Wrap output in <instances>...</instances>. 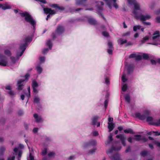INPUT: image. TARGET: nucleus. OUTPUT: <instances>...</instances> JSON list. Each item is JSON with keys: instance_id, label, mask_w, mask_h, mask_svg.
<instances>
[{"instance_id": "nucleus-39", "label": "nucleus", "mask_w": 160, "mask_h": 160, "mask_svg": "<svg viewBox=\"0 0 160 160\" xmlns=\"http://www.w3.org/2000/svg\"><path fill=\"white\" fill-rule=\"evenodd\" d=\"M105 145L107 146L109 145L110 144V135L108 137V139L105 142Z\"/></svg>"}, {"instance_id": "nucleus-60", "label": "nucleus", "mask_w": 160, "mask_h": 160, "mask_svg": "<svg viewBox=\"0 0 160 160\" xmlns=\"http://www.w3.org/2000/svg\"><path fill=\"white\" fill-rule=\"evenodd\" d=\"M104 1L107 3L108 7L110 8V1L109 0H104Z\"/></svg>"}, {"instance_id": "nucleus-7", "label": "nucleus", "mask_w": 160, "mask_h": 160, "mask_svg": "<svg viewBox=\"0 0 160 160\" xmlns=\"http://www.w3.org/2000/svg\"><path fill=\"white\" fill-rule=\"evenodd\" d=\"M32 87L33 89V91L34 93H38V91L37 90V88L38 87V84L37 81L34 80L32 82Z\"/></svg>"}, {"instance_id": "nucleus-2", "label": "nucleus", "mask_w": 160, "mask_h": 160, "mask_svg": "<svg viewBox=\"0 0 160 160\" xmlns=\"http://www.w3.org/2000/svg\"><path fill=\"white\" fill-rule=\"evenodd\" d=\"M27 46H28L26 45V43L21 44L19 46V49L21 50V52H17V57H21L23 54Z\"/></svg>"}, {"instance_id": "nucleus-28", "label": "nucleus", "mask_w": 160, "mask_h": 160, "mask_svg": "<svg viewBox=\"0 0 160 160\" xmlns=\"http://www.w3.org/2000/svg\"><path fill=\"white\" fill-rule=\"evenodd\" d=\"M141 26L140 25L134 26L133 27V30L134 32H136L138 30L140 29Z\"/></svg>"}, {"instance_id": "nucleus-14", "label": "nucleus", "mask_w": 160, "mask_h": 160, "mask_svg": "<svg viewBox=\"0 0 160 160\" xmlns=\"http://www.w3.org/2000/svg\"><path fill=\"white\" fill-rule=\"evenodd\" d=\"M121 146L120 145L117 147L112 146L111 147V153L113 151H118L120 150L121 148Z\"/></svg>"}, {"instance_id": "nucleus-34", "label": "nucleus", "mask_w": 160, "mask_h": 160, "mask_svg": "<svg viewBox=\"0 0 160 160\" xmlns=\"http://www.w3.org/2000/svg\"><path fill=\"white\" fill-rule=\"evenodd\" d=\"M140 154L143 157H145L148 154V152L145 150H143L141 152Z\"/></svg>"}, {"instance_id": "nucleus-17", "label": "nucleus", "mask_w": 160, "mask_h": 160, "mask_svg": "<svg viewBox=\"0 0 160 160\" xmlns=\"http://www.w3.org/2000/svg\"><path fill=\"white\" fill-rule=\"evenodd\" d=\"M133 69L134 67L133 65L129 66L127 68L128 74H129L133 72Z\"/></svg>"}, {"instance_id": "nucleus-32", "label": "nucleus", "mask_w": 160, "mask_h": 160, "mask_svg": "<svg viewBox=\"0 0 160 160\" xmlns=\"http://www.w3.org/2000/svg\"><path fill=\"white\" fill-rule=\"evenodd\" d=\"M131 33V32L130 31H127L126 32L122 34V37H126L127 36H130Z\"/></svg>"}, {"instance_id": "nucleus-37", "label": "nucleus", "mask_w": 160, "mask_h": 160, "mask_svg": "<svg viewBox=\"0 0 160 160\" xmlns=\"http://www.w3.org/2000/svg\"><path fill=\"white\" fill-rule=\"evenodd\" d=\"M125 100L128 102L130 103V98L129 95H127L125 97Z\"/></svg>"}, {"instance_id": "nucleus-16", "label": "nucleus", "mask_w": 160, "mask_h": 160, "mask_svg": "<svg viewBox=\"0 0 160 160\" xmlns=\"http://www.w3.org/2000/svg\"><path fill=\"white\" fill-rule=\"evenodd\" d=\"M98 116H95L93 117L92 119V122L91 123V124L95 126L96 124L98 119Z\"/></svg>"}, {"instance_id": "nucleus-8", "label": "nucleus", "mask_w": 160, "mask_h": 160, "mask_svg": "<svg viewBox=\"0 0 160 160\" xmlns=\"http://www.w3.org/2000/svg\"><path fill=\"white\" fill-rule=\"evenodd\" d=\"M45 13L46 14H49L48 15H52L56 13V12L54 10H52L51 8H45L43 9Z\"/></svg>"}, {"instance_id": "nucleus-30", "label": "nucleus", "mask_w": 160, "mask_h": 160, "mask_svg": "<svg viewBox=\"0 0 160 160\" xmlns=\"http://www.w3.org/2000/svg\"><path fill=\"white\" fill-rule=\"evenodd\" d=\"M149 37L148 36H146L145 37H143L142 40H141L142 43H145L146 40H149Z\"/></svg>"}, {"instance_id": "nucleus-24", "label": "nucleus", "mask_w": 160, "mask_h": 160, "mask_svg": "<svg viewBox=\"0 0 160 160\" xmlns=\"http://www.w3.org/2000/svg\"><path fill=\"white\" fill-rule=\"evenodd\" d=\"M11 8V7L8 5L4 4H2V8L4 10L9 9Z\"/></svg>"}, {"instance_id": "nucleus-56", "label": "nucleus", "mask_w": 160, "mask_h": 160, "mask_svg": "<svg viewBox=\"0 0 160 160\" xmlns=\"http://www.w3.org/2000/svg\"><path fill=\"white\" fill-rule=\"evenodd\" d=\"M98 132L97 131H94L93 132L92 135L94 136H97L98 135Z\"/></svg>"}, {"instance_id": "nucleus-9", "label": "nucleus", "mask_w": 160, "mask_h": 160, "mask_svg": "<svg viewBox=\"0 0 160 160\" xmlns=\"http://www.w3.org/2000/svg\"><path fill=\"white\" fill-rule=\"evenodd\" d=\"M97 144V142L95 140H92L91 141L86 142L84 144L85 147H90L91 146H95Z\"/></svg>"}, {"instance_id": "nucleus-33", "label": "nucleus", "mask_w": 160, "mask_h": 160, "mask_svg": "<svg viewBox=\"0 0 160 160\" xmlns=\"http://www.w3.org/2000/svg\"><path fill=\"white\" fill-rule=\"evenodd\" d=\"M119 42L122 45L124 44L127 43V40L126 39H124L121 38L120 39Z\"/></svg>"}, {"instance_id": "nucleus-52", "label": "nucleus", "mask_w": 160, "mask_h": 160, "mask_svg": "<svg viewBox=\"0 0 160 160\" xmlns=\"http://www.w3.org/2000/svg\"><path fill=\"white\" fill-rule=\"evenodd\" d=\"M55 155V153L53 152H52L48 153V157H51Z\"/></svg>"}, {"instance_id": "nucleus-36", "label": "nucleus", "mask_w": 160, "mask_h": 160, "mask_svg": "<svg viewBox=\"0 0 160 160\" xmlns=\"http://www.w3.org/2000/svg\"><path fill=\"white\" fill-rule=\"evenodd\" d=\"M108 94L106 95V99L104 101V107L105 108H106L108 106V99H107V97H108Z\"/></svg>"}, {"instance_id": "nucleus-47", "label": "nucleus", "mask_w": 160, "mask_h": 160, "mask_svg": "<svg viewBox=\"0 0 160 160\" xmlns=\"http://www.w3.org/2000/svg\"><path fill=\"white\" fill-rule=\"evenodd\" d=\"M122 81L124 82H126L127 81V79L125 77V75H122Z\"/></svg>"}, {"instance_id": "nucleus-59", "label": "nucleus", "mask_w": 160, "mask_h": 160, "mask_svg": "<svg viewBox=\"0 0 160 160\" xmlns=\"http://www.w3.org/2000/svg\"><path fill=\"white\" fill-rule=\"evenodd\" d=\"M133 139V138L132 137H129L127 139V140L128 142L130 143H132V140Z\"/></svg>"}, {"instance_id": "nucleus-46", "label": "nucleus", "mask_w": 160, "mask_h": 160, "mask_svg": "<svg viewBox=\"0 0 160 160\" xmlns=\"http://www.w3.org/2000/svg\"><path fill=\"white\" fill-rule=\"evenodd\" d=\"M30 76V74L28 73H26L25 75V80H26L27 81H28L29 79V78Z\"/></svg>"}, {"instance_id": "nucleus-58", "label": "nucleus", "mask_w": 160, "mask_h": 160, "mask_svg": "<svg viewBox=\"0 0 160 160\" xmlns=\"http://www.w3.org/2000/svg\"><path fill=\"white\" fill-rule=\"evenodd\" d=\"M152 64L154 65H156V62L157 61H156L152 59L150 60Z\"/></svg>"}, {"instance_id": "nucleus-4", "label": "nucleus", "mask_w": 160, "mask_h": 160, "mask_svg": "<svg viewBox=\"0 0 160 160\" xmlns=\"http://www.w3.org/2000/svg\"><path fill=\"white\" fill-rule=\"evenodd\" d=\"M25 80L20 79L17 82L18 89L20 91L23 89V87L24 86L25 84L24 83Z\"/></svg>"}, {"instance_id": "nucleus-40", "label": "nucleus", "mask_w": 160, "mask_h": 160, "mask_svg": "<svg viewBox=\"0 0 160 160\" xmlns=\"http://www.w3.org/2000/svg\"><path fill=\"white\" fill-rule=\"evenodd\" d=\"M4 53L8 56H10L11 55L10 51L8 49L5 50L4 51Z\"/></svg>"}, {"instance_id": "nucleus-50", "label": "nucleus", "mask_w": 160, "mask_h": 160, "mask_svg": "<svg viewBox=\"0 0 160 160\" xmlns=\"http://www.w3.org/2000/svg\"><path fill=\"white\" fill-rule=\"evenodd\" d=\"M153 143L156 145L157 147H160V142L158 141H155L153 142Z\"/></svg>"}, {"instance_id": "nucleus-12", "label": "nucleus", "mask_w": 160, "mask_h": 160, "mask_svg": "<svg viewBox=\"0 0 160 160\" xmlns=\"http://www.w3.org/2000/svg\"><path fill=\"white\" fill-rule=\"evenodd\" d=\"M87 0H77L76 3L78 5H82L83 6H86V3Z\"/></svg>"}, {"instance_id": "nucleus-38", "label": "nucleus", "mask_w": 160, "mask_h": 160, "mask_svg": "<svg viewBox=\"0 0 160 160\" xmlns=\"http://www.w3.org/2000/svg\"><path fill=\"white\" fill-rule=\"evenodd\" d=\"M102 34L104 37H109V33L106 31H103L102 32Z\"/></svg>"}, {"instance_id": "nucleus-31", "label": "nucleus", "mask_w": 160, "mask_h": 160, "mask_svg": "<svg viewBox=\"0 0 160 160\" xmlns=\"http://www.w3.org/2000/svg\"><path fill=\"white\" fill-rule=\"evenodd\" d=\"M47 153V149L46 148H44L41 152V154L43 156H45L46 155Z\"/></svg>"}, {"instance_id": "nucleus-48", "label": "nucleus", "mask_w": 160, "mask_h": 160, "mask_svg": "<svg viewBox=\"0 0 160 160\" xmlns=\"http://www.w3.org/2000/svg\"><path fill=\"white\" fill-rule=\"evenodd\" d=\"M142 58V57L141 55H136V59L137 60H141Z\"/></svg>"}, {"instance_id": "nucleus-19", "label": "nucleus", "mask_w": 160, "mask_h": 160, "mask_svg": "<svg viewBox=\"0 0 160 160\" xmlns=\"http://www.w3.org/2000/svg\"><path fill=\"white\" fill-rule=\"evenodd\" d=\"M32 40V38L30 37L29 36H28L26 38H25L24 39V43H26V45L28 46V42H30Z\"/></svg>"}, {"instance_id": "nucleus-22", "label": "nucleus", "mask_w": 160, "mask_h": 160, "mask_svg": "<svg viewBox=\"0 0 160 160\" xmlns=\"http://www.w3.org/2000/svg\"><path fill=\"white\" fill-rule=\"evenodd\" d=\"M6 150V148L4 146H2L0 148V156L4 155Z\"/></svg>"}, {"instance_id": "nucleus-18", "label": "nucleus", "mask_w": 160, "mask_h": 160, "mask_svg": "<svg viewBox=\"0 0 160 160\" xmlns=\"http://www.w3.org/2000/svg\"><path fill=\"white\" fill-rule=\"evenodd\" d=\"M112 160H122L120 157V156L118 153L114 154L112 158Z\"/></svg>"}, {"instance_id": "nucleus-42", "label": "nucleus", "mask_w": 160, "mask_h": 160, "mask_svg": "<svg viewBox=\"0 0 160 160\" xmlns=\"http://www.w3.org/2000/svg\"><path fill=\"white\" fill-rule=\"evenodd\" d=\"M135 9L136 10H139L140 9V7L138 4L136 3L134 4Z\"/></svg>"}, {"instance_id": "nucleus-21", "label": "nucleus", "mask_w": 160, "mask_h": 160, "mask_svg": "<svg viewBox=\"0 0 160 160\" xmlns=\"http://www.w3.org/2000/svg\"><path fill=\"white\" fill-rule=\"evenodd\" d=\"M97 9H98V10L99 11L98 12L99 13L100 15L102 17V18H103V19H104V20H106L105 18L104 17V16L103 15L102 13L101 12V11L103 9V8L102 7H101V6H98L97 7Z\"/></svg>"}, {"instance_id": "nucleus-63", "label": "nucleus", "mask_w": 160, "mask_h": 160, "mask_svg": "<svg viewBox=\"0 0 160 160\" xmlns=\"http://www.w3.org/2000/svg\"><path fill=\"white\" fill-rule=\"evenodd\" d=\"M50 6L52 8H58V4H52Z\"/></svg>"}, {"instance_id": "nucleus-45", "label": "nucleus", "mask_w": 160, "mask_h": 160, "mask_svg": "<svg viewBox=\"0 0 160 160\" xmlns=\"http://www.w3.org/2000/svg\"><path fill=\"white\" fill-rule=\"evenodd\" d=\"M36 69L39 73H41L42 71V68L40 66H37L36 67Z\"/></svg>"}, {"instance_id": "nucleus-26", "label": "nucleus", "mask_w": 160, "mask_h": 160, "mask_svg": "<svg viewBox=\"0 0 160 160\" xmlns=\"http://www.w3.org/2000/svg\"><path fill=\"white\" fill-rule=\"evenodd\" d=\"M47 45L48 46L49 48L51 49L52 47V43L50 39H49L46 43Z\"/></svg>"}, {"instance_id": "nucleus-53", "label": "nucleus", "mask_w": 160, "mask_h": 160, "mask_svg": "<svg viewBox=\"0 0 160 160\" xmlns=\"http://www.w3.org/2000/svg\"><path fill=\"white\" fill-rule=\"evenodd\" d=\"M150 112L149 111L146 110L144 112L143 114L144 115H145L146 116V117L149 114Z\"/></svg>"}, {"instance_id": "nucleus-10", "label": "nucleus", "mask_w": 160, "mask_h": 160, "mask_svg": "<svg viewBox=\"0 0 160 160\" xmlns=\"http://www.w3.org/2000/svg\"><path fill=\"white\" fill-rule=\"evenodd\" d=\"M142 21L144 22V21L148 20L151 18V16L148 15L144 16L142 14H141L139 15L138 17Z\"/></svg>"}, {"instance_id": "nucleus-11", "label": "nucleus", "mask_w": 160, "mask_h": 160, "mask_svg": "<svg viewBox=\"0 0 160 160\" xmlns=\"http://www.w3.org/2000/svg\"><path fill=\"white\" fill-rule=\"evenodd\" d=\"M135 115L136 118L142 120H144L146 118V116L145 115H144V114H142L140 113H136Z\"/></svg>"}, {"instance_id": "nucleus-35", "label": "nucleus", "mask_w": 160, "mask_h": 160, "mask_svg": "<svg viewBox=\"0 0 160 160\" xmlns=\"http://www.w3.org/2000/svg\"><path fill=\"white\" fill-rule=\"evenodd\" d=\"M153 120V118L152 117L150 116H148V117L146 119V121L148 122H149V123H150V122H152V121Z\"/></svg>"}, {"instance_id": "nucleus-6", "label": "nucleus", "mask_w": 160, "mask_h": 160, "mask_svg": "<svg viewBox=\"0 0 160 160\" xmlns=\"http://www.w3.org/2000/svg\"><path fill=\"white\" fill-rule=\"evenodd\" d=\"M65 30L63 26L61 25H58L56 29V32L58 34H61L64 32Z\"/></svg>"}, {"instance_id": "nucleus-20", "label": "nucleus", "mask_w": 160, "mask_h": 160, "mask_svg": "<svg viewBox=\"0 0 160 160\" xmlns=\"http://www.w3.org/2000/svg\"><path fill=\"white\" fill-rule=\"evenodd\" d=\"M117 0H111V5H112L116 8H118V5L116 2Z\"/></svg>"}, {"instance_id": "nucleus-62", "label": "nucleus", "mask_w": 160, "mask_h": 160, "mask_svg": "<svg viewBox=\"0 0 160 160\" xmlns=\"http://www.w3.org/2000/svg\"><path fill=\"white\" fill-rule=\"evenodd\" d=\"M142 23L146 25H151V23L149 22H143Z\"/></svg>"}, {"instance_id": "nucleus-61", "label": "nucleus", "mask_w": 160, "mask_h": 160, "mask_svg": "<svg viewBox=\"0 0 160 160\" xmlns=\"http://www.w3.org/2000/svg\"><path fill=\"white\" fill-rule=\"evenodd\" d=\"M48 51V48H44L42 51V53L43 54H45Z\"/></svg>"}, {"instance_id": "nucleus-55", "label": "nucleus", "mask_w": 160, "mask_h": 160, "mask_svg": "<svg viewBox=\"0 0 160 160\" xmlns=\"http://www.w3.org/2000/svg\"><path fill=\"white\" fill-rule=\"evenodd\" d=\"M108 44L109 48L108 49L107 52L109 54H110V41H108Z\"/></svg>"}, {"instance_id": "nucleus-43", "label": "nucleus", "mask_w": 160, "mask_h": 160, "mask_svg": "<svg viewBox=\"0 0 160 160\" xmlns=\"http://www.w3.org/2000/svg\"><path fill=\"white\" fill-rule=\"evenodd\" d=\"M33 99V102L34 103H38L39 102L40 99L38 98L35 97Z\"/></svg>"}, {"instance_id": "nucleus-49", "label": "nucleus", "mask_w": 160, "mask_h": 160, "mask_svg": "<svg viewBox=\"0 0 160 160\" xmlns=\"http://www.w3.org/2000/svg\"><path fill=\"white\" fill-rule=\"evenodd\" d=\"M128 3L130 4H133L136 3L135 0H128Z\"/></svg>"}, {"instance_id": "nucleus-13", "label": "nucleus", "mask_w": 160, "mask_h": 160, "mask_svg": "<svg viewBox=\"0 0 160 160\" xmlns=\"http://www.w3.org/2000/svg\"><path fill=\"white\" fill-rule=\"evenodd\" d=\"M88 21L90 24L92 25H95L97 24V22L94 18H88Z\"/></svg>"}, {"instance_id": "nucleus-44", "label": "nucleus", "mask_w": 160, "mask_h": 160, "mask_svg": "<svg viewBox=\"0 0 160 160\" xmlns=\"http://www.w3.org/2000/svg\"><path fill=\"white\" fill-rule=\"evenodd\" d=\"M108 132H110V116L109 115L108 118Z\"/></svg>"}, {"instance_id": "nucleus-25", "label": "nucleus", "mask_w": 160, "mask_h": 160, "mask_svg": "<svg viewBox=\"0 0 160 160\" xmlns=\"http://www.w3.org/2000/svg\"><path fill=\"white\" fill-rule=\"evenodd\" d=\"M124 132L125 133H130L133 134L135 133V132L133 131V130L131 128L125 129L124 130Z\"/></svg>"}, {"instance_id": "nucleus-51", "label": "nucleus", "mask_w": 160, "mask_h": 160, "mask_svg": "<svg viewBox=\"0 0 160 160\" xmlns=\"http://www.w3.org/2000/svg\"><path fill=\"white\" fill-rule=\"evenodd\" d=\"M136 54L135 53H132L129 56V58H135L136 57Z\"/></svg>"}, {"instance_id": "nucleus-64", "label": "nucleus", "mask_w": 160, "mask_h": 160, "mask_svg": "<svg viewBox=\"0 0 160 160\" xmlns=\"http://www.w3.org/2000/svg\"><path fill=\"white\" fill-rule=\"evenodd\" d=\"M156 19L157 22L158 23H160V16H158L156 18Z\"/></svg>"}, {"instance_id": "nucleus-57", "label": "nucleus", "mask_w": 160, "mask_h": 160, "mask_svg": "<svg viewBox=\"0 0 160 160\" xmlns=\"http://www.w3.org/2000/svg\"><path fill=\"white\" fill-rule=\"evenodd\" d=\"M131 151V147L130 146H128L126 150H125V152L127 153L128 152Z\"/></svg>"}, {"instance_id": "nucleus-54", "label": "nucleus", "mask_w": 160, "mask_h": 160, "mask_svg": "<svg viewBox=\"0 0 160 160\" xmlns=\"http://www.w3.org/2000/svg\"><path fill=\"white\" fill-rule=\"evenodd\" d=\"M115 127V125L113 122H111V131Z\"/></svg>"}, {"instance_id": "nucleus-23", "label": "nucleus", "mask_w": 160, "mask_h": 160, "mask_svg": "<svg viewBox=\"0 0 160 160\" xmlns=\"http://www.w3.org/2000/svg\"><path fill=\"white\" fill-rule=\"evenodd\" d=\"M133 139L136 141H140L141 140V136L140 135H136L134 136Z\"/></svg>"}, {"instance_id": "nucleus-29", "label": "nucleus", "mask_w": 160, "mask_h": 160, "mask_svg": "<svg viewBox=\"0 0 160 160\" xmlns=\"http://www.w3.org/2000/svg\"><path fill=\"white\" fill-rule=\"evenodd\" d=\"M150 123L152 125L158 126L160 125V119L158 120V122H150Z\"/></svg>"}, {"instance_id": "nucleus-3", "label": "nucleus", "mask_w": 160, "mask_h": 160, "mask_svg": "<svg viewBox=\"0 0 160 160\" xmlns=\"http://www.w3.org/2000/svg\"><path fill=\"white\" fill-rule=\"evenodd\" d=\"M8 62L6 57L2 55H0V65L5 67L6 66Z\"/></svg>"}, {"instance_id": "nucleus-1", "label": "nucleus", "mask_w": 160, "mask_h": 160, "mask_svg": "<svg viewBox=\"0 0 160 160\" xmlns=\"http://www.w3.org/2000/svg\"><path fill=\"white\" fill-rule=\"evenodd\" d=\"M20 14L22 17H24L25 21L31 24L32 26L33 29L35 28L36 23L31 15L27 12L23 13H20Z\"/></svg>"}, {"instance_id": "nucleus-27", "label": "nucleus", "mask_w": 160, "mask_h": 160, "mask_svg": "<svg viewBox=\"0 0 160 160\" xmlns=\"http://www.w3.org/2000/svg\"><path fill=\"white\" fill-rule=\"evenodd\" d=\"M142 57V58L144 60H148L149 59V57L148 54L146 53H143Z\"/></svg>"}, {"instance_id": "nucleus-41", "label": "nucleus", "mask_w": 160, "mask_h": 160, "mask_svg": "<svg viewBox=\"0 0 160 160\" xmlns=\"http://www.w3.org/2000/svg\"><path fill=\"white\" fill-rule=\"evenodd\" d=\"M127 85L126 84H124L123 86L122 87V91H123V92L125 91L127 89Z\"/></svg>"}, {"instance_id": "nucleus-5", "label": "nucleus", "mask_w": 160, "mask_h": 160, "mask_svg": "<svg viewBox=\"0 0 160 160\" xmlns=\"http://www.w3.org/2000/svg\"><path fill=\"white\" fill-rule=\"evenodd\" d=\"M116 137L117 138H119L120 139L121 141V143L123 146H125L126 145V143L125 142V140L126 139V136L123 134H120L119 135H117L116 136Z\"/></svg>"}, {"instance_id": "nucleus-15", "label": "nucleus", "mask_w": 160, "mask_h": 160, "mask_svg": "<svg viewBox=\"0 0 160 160\" xmlns=\"http://www.w3.org/2000/svg\"><path fill=\"white\" fill-rule=\"evenodd\" d=\"M160 36V32L158 31H156L152 35V39L154 40Z\"/></svg>"}]
</instances>
